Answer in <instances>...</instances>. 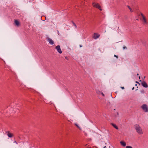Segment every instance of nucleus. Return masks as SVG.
Returning <instances> with one entry per match:
<instances>
[{
    "mask_svg": "<svg viewBox=\"0 0 148 148\" xmlns=\"http://www.w3.org/2000/svg\"><path fill=\"white\" fill-rule=\"evenodd\" d=\"M135 128L136 132L139 134H142L143 133L142 130L139 125H134Z\"/></svg>",
    "mask_w": 148,
    "mask_h": 148,
    "instance_id": "nucleus-1",
    "label": "nucleus"
},
{
    "mask_svg": "<svg viewBox=\"0 0 148 148\" xmlns=\"http://www.w3.org/2000/svg\"><path fill=\"white\" fill-rule=\"evenodd\" d=\"M141 108L144 112H148V107L146 104H144L143 105L141 106Z\"/></svg>",
    "mask_w": 148,
    "mask_h": 148,
    "instance_id": "nucleus-2",
    "label": "nucleus"
},
{
    "mask_svg": "<svg viewBox=\"0 0 148 148\" xmlns=\"http://www.w3.org/2000/svg\"><path fill=\"white\" fill-rule=\"evenodd\" d=\"M92 5L94 7L99 9L101 11L102 10V9L99 3H92Z\"/></svg>",
    "mask_w": 148,
    "mask_h": 148,
    "instance_id": "nucleus-3",
    "label": "nucleus"
},
{
    "mask_svg": "<svg viewBox=\"0 0 148 148\" xmlns=\"http://www.w3.org/2000/svg\"><path fill=\"white\" fill-rule=\"evenodd\" d=\"M139 81L142 82L141 83V84L142 85L143 87H144L145 88H147L148 87V85L147 84V83L146 82H145L144 81L142 82L141 80H140Z\"/></svg>",
    "mask_w": 148,
    "mask_h": 148,
    "instance_id": "nucleus-4",
    "label": "nucleus"
},
{
    "mask_svg": "<svg viewBox=\"0 0 148 148\" xmlns=\"http://www.w3.org/2000/svg\"><path fill=\"white\" fill-rule=\"evenodd\" d=\"M56 49L59 53L60 54L62 53V52L60 49V45H58L56 46Z\"/></svg>",
    "mask_w": 148,
    "mask_h": 148,
    "instance_id": "nucleus-5",
    "label": "nucleus"
},
{
    "mask_svg": "<svg viewBox=\"0 0 148 148\" xmlns=\"http://www.w3.org/2000/svg\"><path fill=\"white\" fill-rule=\"evenodd\" d=\"M99 36L100 35L98 34L97 33H95L94 34L93 38L95 39H96L98 38Z\"/></svg>",
    "mask_w": 148,
    "mask_h": 148,
    "instance_id": "nucleus-6",
    "label": "nucleus"
},
{
    "mask_svg": "<svg viewBox=\"0 0 148 148\" xmlns=\"http://www.w3.org/2000/svg\"><path fill=\"white\" fill-rule=\"evenodd\" d=\"M48 41L49 42V43L51 45H53L54 44V42L51 39L48 38Z\"/></svg>",
    "mask_w": 148,
    "mask_h": 148,
    "instance_id": "nucleus-7",
    "label": "nucleus"
},
{
    "mask_svg": "<svg viewBox=\"0 0 148 148\" xmlns=\"http://www.w3.org/2000/svg\"><path fill=\"white\" fill-rule=\"evenodd\" d=\"M141 15L143 17V20L144 21V22L145 23H146L147 21H146V19L145 17L144 16V15H143V14L141 13Z\"/></svg>",
    "mask_w": 148,
    "mask_h": 148,
    "instance_id": "nucleus-8",
    "label": "nucleus"
},
{
    "mask_svg": "<svg viewBox=\"0 0 148 148\" xmlns=\"http://www.w3.org/2000/svg\"><path fill=\"white\" fill-rule=\"evenodd\" d=\"M141 15L143 17V20L144 21V22L145 23H146L147 21H146V19L145 17L144 16V15H143V14L141 13Z\"/></svg>",
    "mask_w": 148,
    "mask_h": 148,
    "instance_id": "nucleus-9",
    "label": "nucleus"
},
{
    "mask_svg": "<svg viewBox=\"0 0 148 148\" xmlns=\"http://www.w3.org/2000/svg\"><path fill=\"white\" fill-rule=\"evenodd\" d=\"M7 135L9 137L11 138L13 136V134H12L10 133L8 131L7 132Z\"/></svg>",
    "mask_w": 148,
    "mask_h": 148,
    "instance_id": "nucleus-10",
    "label": "nucleus"
},
{
    "mask_svg": "<svg viewBox=\"0 0 148 148\" xmlns=\"http://www.w3.org/2000/svg\"><path fill=\"white\" fill-rule=\"evenodd\" d=\"M120 143L121 144V145L123 147H125L126 145V143L124 142V141H121L120 142Z\"/></svg>",
    "mask_w": 148,
    "mask_h": 148,
    "instance_id": "nucleus-11",
    "label": "nucleus"
},
{
    "mask_svg": "<svg viewBox=\"0 0 148 148\" xmlns=\"http://www.w3.org/2000/svg\"><path fill=\"white\" fill-rule=\"evenodd\" d=\"M14 23L16 25H17V26H19V22L17 20H15L14 21Z\"/></svg>",
    "mask_w": 148,
    "mask_h": 148,
    "instance_id": "nucleus-12",
    "label": "nucleus"
},
{
    "mask_svg": "<svg viewBox=\"0 0 148 148\" xmlns=\"http://www.w3.org/2000/svg\"><path fill=\"white\" fill-rule=\"evenodd\" d=\"M111 125L114 127V128H115L116 129L118 130V127L115 124L113 123H111Z\"/></svg>",
    "mask_w": 148,
    "mask_h": 148,
    "instance_id": "nucleus-13",
    "label": "nucleus"
},
{
    "mask_svg": "<svg viewBox=\"0 0 148 148\" xmlns=\"http://www.w3.org/2000/svg\"><path fill=\"white\" fill-rule=\"evenodd\" d=\"M127 7L130 10V12H133V10H132V9L130 8V6L129 5H127Z\"/></svg>",
    "mask_w": 148,
    "mask_h": 148,
    "instance_id": "nucleus-14",
    "label": "nucleus"
},
{
    "mask_svg": "<svg viewBox=\"0 0 148 148\" xmlns=\"http://www.w3.org/2000/svg\"><path fill=\"white\" fill-rule=\"evenodd\" d=\"M96 92L98 94H100L101 93V92L99 91V90H97Z\"/></svg>",
    "mask_w": 148,
    "mask_h": 148,
    "instance_id": "nucleus-15",
    "label": "nucleus"
},
{
    "mask_svg": "<svg viewBox=\"0 0 148 148\" xmlns=\"http://www.w3.org/2000/svg\"><path fill=\"white\" fill-rule=\"evenodd\" d=\"M140 92L142 94H144L145 92L144 90L143 89L141 90Z\"/></svg>",
    "mask_w": 148,
    "mask_h": 148,
    "instance_id": "nucleus-16",
    "label": "nucleus"
},
{
    "mask_svg": "<svg viewBox=\"0 0 148 148\" xmlns=\"http://www.w3.org/2000/svg\"><path fill=\"white\" fill-rule=\"evenodd\" d=\"M72 23H73V25L75 27V28H77V26H76V25L73 22H72Z\"/></svg>",
    "mask_w": 148,
    "mask_h": 148,
    "instance_id": "nucleus-17",
    "label": "nucleus"
},
{
    "mask_svg": "<svg viewBox=\"0 0 148 148\" xmlns=\"http://www.w3.org/2000/svg\"><path fill=\"white\" fill-rule=\"evenodd\" d=\"M126 148H132V147L130 146H127L126 147Z\"/></svg>",
    "mask_w": 148,
    "mask_h": 148,
    "instance_id": "nucleus-18",
    "label": "nucleus"
},
{
    "mask_svg": "<svg viewBox=\"0 0 148 148\" xmlns=\"http://www.w3.org/2000/svg\"><path fill=\"white\" fill-rule=\"evenodd\" d=\"M100 94H101L102 95L103 97L104 96V95L102 92H101V93Z\"/></svg>",
    "mask_w": 148,
    "mask_h": 148,
    "instance_id": "nucleus-19",
    "label": "nucleus"
},
{
    "mask_svg": "<svg viewBox=\"0 0 148 148\" xmlns=\"http://www.w3.org/2000/svg\"><path fill=\"white\" fill-rule=\"evenodd\" d=\"M65 58L66 59V60H68V58L67 57H65Z\"/></svg>",
    "mask_w": 148,
    "mask_h": 148,
    "instance_id": "nucleus-20",
    "label": "nucleus"
},
{
    "mask_svg": "<svg viewBox=\"0 0 148 148\" xmlns=\"http://www.w3.org/2000/svg\"><path fill=\"white\" fill-rule=\"evenodd\" d=\"M114 56L116 57L117 58H118V56H117L116 55H114Z\"/></svg>",
    "mask_w": 148,
    "mask_h": 148,
    "instance_id": "nucleus-21",
    "label": "nucleus"
},
{
    "mask_svg": "<svg viewBox=\"0 0 148 148\" xmlns=\"http://www.w3.org/2000/svg\"><path fill=\"white\" fill-rule=\"evenodd\" d=\"M123 49H126L127 47H123Z\"/></svg>",
    "mask_w": 148,
    "mask_h": 148,
    "instance_id": "nucleus-22",
    "label": "nucleus"
},
{
    "mask_svg": "<svg viewBox=\"0 0 148 148\" xmlns=\"http://www.w3.org/2000/svg\"><path fill=\"white\" fill-rule=\"evenodd\" d=\"M75 125L78 127L79 128V127L76 124H75Z\"/></svg>",
    "mask_w": 148,
    "mask_h": 148,
    "instance_id": "nucleus-23",
    "label": "nucleus"
},
{
    "mask_svg": "<svg viewBox=\"0 0 148 148\" xmlns=\"http://www.w3.org/2000/svg\"><path fill=\"white\" fill-rule=\"evenodd\" d=\"M14 143H16L17 144V142L15 140L14 141Z\"/></svg>",
    "mask_w": 148,
    "mask_h": 148,
    "instance_id": "nucleus-24",
    "label": "nucleus"
},
{
    "mask_svg": "<svg viewBox=\"0 0 148 148\" xmlns=\"http://www.w3.org/2000/svg\"><path fill=\"white\" fill-rule=\"evenodd\" d=\"M121 88L123 89H124V87H121Z\"/></svg>",
    "mask_w": 148,
    "mask_h": 148,
    "instance_id": "nucleus-25",
    "label": "nucleus"
},
{
    "mask_svg": "<svg viewBox=\"0 0 148 148\" xmlns=\"http://www.w3.org/2000/svg\"><path fill=\"white\" fill-rule=\"evenodd\" d=\"M145 78V76H144V77H143V79H144V78Z\"/></svg>",
    "mask_w": 148,
    "mask_h": 148,
    "instance_id": "nucleus-26",
    "label": "nucleus"
},
{
    "mask_svg": "<svg viewBox=\"0 0 148 148\" xmlns=\"http://www.w3.org/2000/svg\"><path fill=\"white\" fill-rule=\"evenodd\" d=\"M136 83H138V84H139V82H137V81H136Z\"/></svg>",
    "mask_w": 148,
    "mask_h": 148,
    "instance_id": "nucleus-27",
    "label": "nucleus"
},
{
    "mask_svg": "<svg viewBox=\"0 0 148 148\" xmlns=\"http://www.w3.org/2000/svg\"><path fill=\"white\" fill-rule=\"evenodd\" d=\"M82 47V45H80V47Z\"/></svg>",
    "mask_w": 148,
    "mask_h": 148,
    "instance_id": "nucleus-28",
    "label": "nucleus"
},
{
    "mask_svg": "<svg viewBox=\"0 0 148 148\" xmlns=\"http://www.w3.org/2000/svg\"><path fill=\"white\" fill-rule=\"evenodd\" d=\"M134 87H133V88H132V90H133V89H134Z\"/></svg>",
    "mask_w": 148,
    "mask_h": 148,
    "instance_id": "nucleus-29",
    "label": "nucleus"
},
{
    "mask_svg": "<svg viewBox=\"0 0 148 148\" xmlns=\"http://www.w3.org/2000/svg\"><path fill=\"white\" fill-rule=\"evenodd\" d=\"M139 79H140V76H139Z\"/></svg>",
    "mask_w": 148,
    "mask_h": 148,
    "instance_id": "nucleus-30",
    "label": "nucleus"
},
{
    "mask_svg": "<svg viewBox=\"0 0 148 148\" xmlns=\"http://www.w3.org/2000/svg\"><path fill=\"white\" fill-rule=\"evenodd\" d=\"M139 75L138 74H138H137V75Z\"/></svg>",
    "mask_w": 148,
    "mask_h": 148,
    "instance_id": "nucleus-31",
    "label": "nucleus"
},
{
    "mask_svg": "<svg viewBox=\"0 0 148 148\" xmlns=\"http://www.w3.org/2000/svg\"><path fill=\"white\" fill-rule=\"evenodd\" d=\"M91 148V147H88V148Z\"/></svg>",
    "mask_w": 148,
    "mask_h": 148,
    "instance_id": "nucleus-32",
    "label": "nucleus"
}]
</instances>
